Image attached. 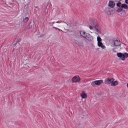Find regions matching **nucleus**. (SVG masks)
I'll return each mask as SVG.
<instances>
[{"instance_id": "nucleus-1", "label": "nucleus", "mask_w": 128, "mask_h": 128, "mask_svg": "<svg viewBox=\"0 0 128 128\" xmlns=\"http://www.w3.org/2000/svg\"><path fill=\"white\" fill-rule=\"evenodd\" d=\"M80 36L84 38H86V40H88V42H92V40H94V38H92V36L90 34L84 30L80 31Z\"/></svg>"}, {"instance_id": "nucleus-2", "label": "nucleus", "mask_w": 128, "mask_h": 128, "mask_svg": "<svg viewBox=\"0 0 128 128\" xmlns=\"http://www.w3.org/2000/svg\"><path fill=\"white\" fill-rule=\"evenodd\" d=\"M104 83L102 80H96L90 82L92 86H100L102 84Z\"/></svg>"}, {"instance_id": "nucleus-3", "label": "nucleus", "mask_w": 128, "mask_h": 128, "mask_svg": "<svg viewBox=\"0 0 128 128\" xmlns=\"http://www.w3.org/2000/svg\"><path fill=\"white\" fill-rule=\"evenodd\" d=\"M117 56H118V58H121L122 60H126V58H128V53H118L117 54Z\"/></svg>"}, {"instance_id": "nucleus-4", "label": "nucleus", "mask_w": 128, "mask_h": 128, "mask_svg": "<svg viewBox=\"0 0 128 128\" xmlns=\"http://www.w3.org/2000/svg\"><path fill=\"white\" fill-rule=\"evenodd\" d=\"M72 82L75 84L80 82V77L78 75L74 76L72 78Z\"/></svg>"}, {"instance_id": "nucleus-5", "label": "nucleus", "mask_w": 128, "mask_h": 128, "mask_svg": "<svg viewBox=\"0 0 128 128\" xmlns=\"http://www.w3.org/2000/svg\"><path fill=\"white\" fill-rule=\"evenodd\" d=\"M105 80L106 84H112L114 82V78H108Z\"/></svg>"}, {"instance_id": "nucleus-6", "label": "nucleus", "mask_w": 128, "mask_h": 128, "mask_svg": "<svg viewBox=\"0 0 128 128\" xmlns=\"http://www.w3.org/2000/svg\"><path fill=\"white\" fill-rule=\"evenodd\" d=\"M114 46H122V42L118 40H114L113 42Z\"/></svg>"}, {"instance_id": "nucleus-7", "label": "nucleus", "mask_w": 128, "mask_h": 128, "mask_svg": "<svg viewBox=\"0 0 128 128\" xmlns=\"http://www.w3.org/2000/svg\"><path fill=\"white\" fill-rule=\"evenodd\" d=\"M74 42V44H77L78 46H80V48L84 46V43H82V42H80L78 40H75Z\"/></svg>"}, {"instance_id": "nucleus-8", "label": "nucleus", "mask_w": 128, "mask_h": 128, "mask_svg": "<svg viewBox=\"0 0 128 128\" xmlns=\"http://www.w3.org/2000/svg\"><path fill=\"white\" fill-rule=\"evenodd\" d=\"M80 96L82 98H88V95L84 91H83L80 94Z\"/></svg>"}, {"instance_id": "nucleus-9", "label": "nucleus", "mask_w": 128, "mask_h": 128, "mask_svg": "<svg viewBox=\"0 0 128 128\" xmlns=\"http://www.w3.org/2000/svg\"><path fill=\"white\" fill-rule=\"evenodd\" d=\"M98 46L99 48H102V50H104V48H106V46L104 45L102 42H98Z\"/></svg>"}, {"instance_id": "nucleus-10", "label": "nucleus", "mask_w": 128, "mask_h": 128, "mask_svg": "<svg viewBox=\"0 0 128 128\" xmlns=\"http://www.w3.org/2000/svg\"><path fill=\"white\" fill-rule=\"evenodd\" d=\"M115 6L114 2V1H110L108 2V6L110 8H114Z\"/></svg>"}, {"instance_id": "nucleus-11", "label": "nucleus", "mask_w": 128, "mask_h": 128, "mask_svg": "<svg viewBox=\"0 0 128 128\" xmlns=\"http://www.w3.org/2000/svg\"><path fill=\"white\" fill-rule=\"evenodd\" d=\"M112 86H118V80L113 81L111 84Z\"/></svg>"}, {"instance_id": "nucleus-12", "label": "nucleus", "mask_w": 128, "mask_h": 128, "mask_svg": "<svg viewBox=\"0 0 128 128\" xmlns=\"http://www.w3.org/2000/svg\"><path fill=\"white\" fill-rule=\"evenodd\" d=\"M91 24H92V26H89V28L90 30H94V20L92 22Z\"/></svg>"}, {"instance_id": "nucleus-13", "label": "nucleus", "mask_w": 128, "mask_h": 128, "mask_svg": "<svg viewBox=\"0 0 128 128\" xmlns=\"http://www.w3.org/2000/svg\"><path fill=\"white\" fill-rule=\"evenodd\" d=\"M97 42H102V40L100 38V36L97 37Z\"/></svg>"}, {"instance_id": "nucleus-14", "label": "nucleus", "mask_w": 128, "mask_h": 128, "mask_svg": "<svg viewBox=\"0 0 128 128\" xmlns=\"http://www.w3.org/2000/svg\"><path fill=\"white\" fill-rule=\"evenodd\" d=\"M121 8H128V5L126 4H122L121 5Z\"/></svg>"}, {"instance_id": "nucleus-15", "label": "nucleus", "mask_w": 128, "mask_h": 128, "mask_svg": "<svg viewBox=\"0 0 128 128\" xmlns=\"http://www.w3.org/2000/svg\"><path fill=\"white\" fill-rule=\"evenodd\" d=\"M96 32H98V34H100V28H96Z\"/></svg>"}, {"instance_id": "nucleus-16", "label": "nucleus", "mask_w": 128, "mask_h": 128, "mask_svg": "<svg viewBox=\"0 0 128 128\" xmlns=\"http://www.w3.org/2000/svg\"><path fill=\"white\" fill-rule=\"evenodd\" d=\"M24 22H28V18H26L24 20Z\"/></svg>"}, {"instance_id": "nucleus-17", "label": "nucleus", "mask_w": 128, "mask_h": 128, "mask_svg": "<svg viewBox=\"0 0 128 128\" xmlns=\"http://www.w3.org/2000/svg\"><path fill=\"white\" fill-rule=\"evenodd\" d=\"M116 6H122V3H120V2H118L116 4Z\"/></svg>"}, {"instance_id": "nucleus-18", "label": "nucleus", "mask_w": 128, "mask_h": 128, "mask_svg": "<svg viewBox=\"0 0 128 128\" xmlns=\"http://www.w3.org/2000/svg\"><path fill=\"white\" fill-rule=\"evenodd\" d=\"M53 28H56V30H60V32H63L62 30L56 28V27H54V26H53Z\"/></svg>"}, {"instance_id": "nucleus-19", "label": "nucleus", "mask_w": 128, "mask_h": 128, "mask_svg": "<svg viewBox=\"0 0 128 128\" xmlns=\"http://www.w3.org/2000/svg\"><path fill=\"white\" fill-rule=\"evenodd\" d=\"M62 21H58L56 22V24H62Z\"/></svg>"}, {"instance_id": "nucleus-20", "label": "nucleus", "mask_w": 128, "mask_h": 128, "mask_svg": "<svg viewBox=\"0 0 128 128\" xmlns=\"http://www.w3.org/2000/svg\"><path fill=\"white\" fill-rule=\"evenodd\" d=\"M126 4H128V0H125Z\"/></svg>"}, {"instance_id": "nucleus-21", "label": "nucleus", "mask_w": 128, "mask_h": 128, "mask_svg": "<svg viewBox=\"0 0 128 128\" xmlns=\"http://www.w3.org/2000/svg\"><path fill=\"white\" fill-rule=\"evenodd\" d=\"M108 14H111L110 12V11H108Z\"/></svg>"}, {"instance_id": "nucleus-22", "label": "nucleus", "mask_w": 128, "mask_h": 128, "mask_svg": "<svg viewBox=\"0 0 128 128\" xmlns=\"http://www.w3.org/2000/svg\"><path fill=\"white\" fill-rule=\"evenodd\" d=\"M64 24H66L67 26H68V24H66V22H64Z\"/></svg>"}, {"instance_id": "nucleus-23", "label": "nucleus", "mask_w": 128, "mask_h": 128, "mask_svg": "<svg viewBox=\"0 0 128 128\" xmlns=\"http://www.w3.org/2000/svg\"><path fill=\"white\" fill-rule=\"evenodd\" d=\"M126 86H127V88H128V83L127 84H126Z\"/></svg>"}, {"instance_id": "nucleus-24", "label": "nucleus", "mask_w": 128, "mask_h": 128, "mask_svg": "<svg viewBox=\"0 0 128 128\" xmlns=\"http://www.w3.org/2000/svg\"><path fill=\"white\" fill-rule=\"evenodd\" d=\"M54 23H55L54 22H52V24H54Z\"/></svg>"}, {"instance_id": "nucleus-25", "label": "nucleus", "mask_w": 128, "mask_h": 128, "mask_svg": "<svg viewBox=\"0 0 128 128\" xmlns=\"http://www.w3.org/2000/svg\"><path fill=\"white\" fill-rule=\"evenodd\" d=\"M16 50H18V48H17Z\"/></svg>"}]
</instances>
